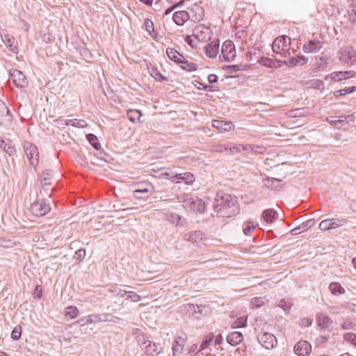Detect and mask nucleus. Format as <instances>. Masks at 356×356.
Returning a JSON list of instances; mask_svg holds the SVG:
<instances>
[{
    "label": "nucleus",
    "mask_w": 356,
    "mask_h": 356,
    "mask_svg": "<svg viewBox=\"0 0 356 356\" xmlns=\"http://www.w3.org/2000/svg\"><path fill=\"white\" fill-rule=\"evenodd\" d=\"M186 207L190 208L193 212L204 213L205 211V204L202 199L197 197H189L184 200Z\"/></svg>",
    "instance_id": "obj_11"
},
{
    "label": "nucleus",
    "mask_w": 356,
    "mask_h": 356,
    "mask_svg": "<svg viewBox=\"0 0 356 356\" xmlns=\"http://www.w3.org/2000/svg\"><path fill=\"white\" fill-rule=\"evenodd\" d=\"M346 223V220L344 218H329L322 220L319 224L318 228L322 231H327L337 229Z\"/></svg>",
    "instance_id": "obj_9"
},
{
    "label": "nucleus",
    "mask_w": 356,
    "mask_h": 356,
    "mask_svg": "<svg viewBox=\"0 0 356 356\" xmlns=\"http://www.w3.org/2000/svg\"><path fill=\"white\" fill-rule=\"evenodd\" d=\"M42 186V189L44 191V192L46 193L47 196H51L52 188H50V186L51 185V183H45V185L44 184H40Z\"/></svg>",
    "instance_id": "obj_57"
},
{
    "label": "nucleus",
    "mask_w": 356,
    "mask_h": 356,
    "mask_svg": "<svg viewBox=\"0 0 356 356\" xmlns=\"http://www.w3.org/2000/svg\"><path fill=\"white\" fill-rule=\"evenodd\" d=\"M10 81L17 88H25L28 85V81L24 74L17 69L9 70Z\"/></svg>",
    "instance_id": "obj_10"
},
{
    "label": "nucleus",
    "mask_w": 356,
    "mask_h": 356,
    "mask_svg": "<svg viewBox=\"0 0 356 356\" xmlns=\"http://www.w3.org/2000/svg\"><path fill=\"white\" fill-rule=\"evenodd\" d=\"M165 216L166 220L176 226L184 227L186 224V219L176 213L168 212Z\"/></svg>",
    "instance_id": "obj_18"
},
{
    "label": "nucleus",
    "mask_w": 356,
    "mask_h": 356,
    "mask_svg": "<svg viewBox=\"0 0 356 356\" xmlns=\"http://www.w3.org/2000/svg\"><path fill=\"white\" fill-rule=\"evenodd\" d=\"M291 38L286 35L279 36L275 38L272 44V49L277 54H282L285 51L284 57L287 58L291 55L289 52Z\"/></svg>",
    "instance_id": "obj_3"
},
{
    "label": "nucleus",
    "mask_w": 356,
    "mask_h": 356,
    "mask_svg": "<svg viewBox=\"0 0 356 356\" xmlns=\"http://www.w3.org/2000/svg\"><path fill=\"white\" fill-rule=\"evenodd\" d=\"M251 302H252V304L257 307H259L262 306L264 303V301L262 298H252Z\"/></svg>",
    "instance_id": "obj_60"
},
{
    "label": "nucleus",
    "mask_w": 356,
    "mask_h": 356,
    "mask_svg": "<svg viewBox=\"0 0 356 356\" xmlns=\"http://www.w3.org/2000/svg\"><path fill=\"white\" fill-rule=\"evenodd\" d=\"M338 54L339 60L346 64L351 63L355 58V51L350 46L342 47Z\"/></svg>",
    "instance_id": "obj_14"
},
{
    "label": "nucleus",
    "mask_w": 356,
    "mask_h": 356,
    "mask_svg": "<svg viewBox=\"0 0 356 356\" xmlns=\"http://www.w3.org/2000/svg\"><path fill=\"white\" fill-rule=\"evenodd\" d=\"M316 223V220L314 219H309L304 222H302L300 226L302 228V231L306 232L311 227H312Z\"/></svg>",
    "instance_id": "obj_55"
},
{
    "label": "nucleus",
    "mask_w": 356,
    "mask_h": 356,
    "mask_svg": "<svg viewBox=\"0 0 356 356\" xmlns=\"http://www.w3.org/2000/svg\"><path fill=\"white\" fill-rule=\"evenodd\" d=\"M0 148L9 156H13L16 152L15 147L10 139L4 140L0 138Z\"/></svg>",
    "instance_id": "obj_26"
},
{
    "label": "nucleus",
    "mask_w": 356,
    "mask_h": 356,
    "mask_svg": "<svg viewBox=\"0 0 356 356\" xmlns=\"http://www.w3.org/2000/svg\"><path fill=\"white\" fill-rule=\"evenodd\" d=\"M243 340V335L240 332H233L227 337V342L232 345L236 346Z\"/></svg>",
    "instance_id": "obj_28"
},
{
    "label": "nucleus",
    "mask_w": 356,
    "mask_h": 356,
    "mask_svg": "<svg viewBox=\"0 0 356 356\" xmlns=\"http://www.w3.org/2000/svg\"><path fill=\"white\" fill-rule=\"evenodd\" d=\"M71 125L78 128H85L88 126V123L85 120L71 119Z\"/></svg>",
    "instance_id": "obj_48"
},
{
    "label": "nucleus",
    "mask_w": 356,
    "mask_h": 356,
    "mask_svg": "<svg viewBox=\"0 0 356 356\" xmlns=\"http://www.w3.org/2000/svg\"><path fill=\"white\" fill-rule=\"evenodd\" d=\"M279 306L283 309L284 310L285 312H287L291 308V303L284 300H282L280 301L279 302Z\"/></svg>",
    "instance_id": "obj_58"
},
{
    "label": "nucleus",
    "mask_w": 356,
    "mask_h": 356,
    "mask_svg": "<svg viewBox=\"0 0 356 356\" xmlns=\"http://www.w3.org/2000/svg\"><path fill=\"white\" fill-rule=\"evenodd\" d=\"M22 333V327L20 325H17L14 327L13 330L11 332V338L17 341L20 339Z\"/></svg>",
    "instance_id": "obj_53"
},
{
    "label": "nucleus",
    "mask_w": 356,
    "mask_h": 356,
    "mask_svg": "<svg viewBox=\"0 0 356 356\" xmlns=\"http://www.w3.org/2000/svg\"><path fill=\"white\" fill-rule=\"evenodd\" d=\"M247 326V316L237 318L232 323V328L245 327Z\"/></svg>",
    "instance_id": "obj_44"
},
{
    "label": "nucleus",
    "mask_w": 356,
    "mask_h": 356,
    "mask_svg": "<svg viewBox=\"0 0 356 356\" xmlns=\"http://www.w3.org/2000/svg\"><path fill=\"white\" fill-rule=\"evenodd\" d=\"M142 115V112L138 109H128L127 111V116L133 123L143 122V121L140 120Z\"/></svg>",
    "instance_id": "obj_27"
},
{
    "label": "nucleus",
    "mask_w": 356,
    "mask_h": 356,
    "mask_svg": "<svg viewBox=\"0 0 356 356\" xmlns=\"http://www.w3.org/2000/svg\"><path fill=\"white\" fill-rule=\"evenodd\" d=\"M30 210L34 216L39 217L48 213L51 210V207L46 200L42 198L33 202L31 205Z\"/></svg>",
    "instance_id": "obj_5"
},
{
    "label": "nucleus",
    "mask_w": 356,
    "mask_h": 356,
    "mask_svg": "<svg viewBox=\"0 0 356 356\" xmlns=\"http://www.w3.org/2000/svg\"><path fill=\"white\" fill-rule=\"evenodd\" d=\"M308 58L307 57L302 55H298L297 56L290 57L288 60H284L283 64L289 67H293L296 65L306 64Z\"/></svg>",
    "instance_id": "obj_19"
},
{
    "label": "nucleus",
    "mask_w": 356,
    "mask_h": 356,
    "mask_svg": "<svg viewBox=\"0 0 356 356\" xmlns=\"http://www.w3.org/2000/svg\"><path fill=\"white\" fill-rule=\"evenodd\" d=\"M133 197L137 200H147L152 195V181H140L133 184Z\"/></svg>",
    "instance_id": "obj_2"
},
{
    "label": "nucleus",
    "mask_w": 356,
    "mask_h": 356,
    "mask_svg": "<svg viewBox=\"0 0 356 356\" xmlns=\"http://www.w3.org/2000/svg\"><path fill=\"white\" fill-rule=\"evenodd\" d=\"M348 17L349 20L351 22L355 23L356 22V5H351L348 10Z\"/></svg>",
    "instance_id": "obj_51"
},
{
    "label": "nucleus",
    "mask_w": 356,
    "mask_h": 356,
    "mask_svg": "<svg viewBox=\"0 0 356 356\" xmlns=\"http://www.w3.org/2000/svg\"><path fill=\"white\" fill-rule=\"evenodd\" d=\"M323 47V42L318 40H309L302 47L304 52L314 54L318 52Z\"/></svg>",
    "instance_id": "obj_17"
},
{
    "label": "nucleus",
    "mask_w": 356,
    "mask_h": 356,
    "mask_svg": "<svg viewBox=\"0 0 356 356\" xmlns=\"http://www.w3.org/2000/svg\"><path fill=\"white\" fill-rule=\"evenodd\" d=\"M259 343L266 349H272L277 344V338L270 332H264L257 337Z\"/></svg>",
    "instance_id": "obj_12"
},
{
    "label": "nucleus",
    "mask_w": 356,
    "mask_h": 356,
    "mask_svg": "<svg viewBox=\"0 0 356 356\" xmlns=\"http://www.w3.org/2000/svg\"><path fill=\"white\" fill-rule=\"evenodd\" d=\"M170 180L172 182H175V181L177 180L178 182L180 181H183L186 184H191L192 182H193L195 181V178H194L193 175L191 174V172H184V173H178L174 176H172L170 177Z\"/></svg>",
    "instance_id": "obj_22"
},
{
    "label": "nucleus",
    "mask_w": 356,
    "mask_h": 356,
    "mask_svg": "<svg viewBox=\"0 0 356 356\" xmlns=\"http://www.w3.org/2000/svg\"><path fill=\"white\" fill-rule=\"evenodd\" d=\"M185 346V339L181 337L176 338L172 346L173 356H175L177 353L181 352Z\"/></svg>",
    "instance_id": "obj_39"
},
{
    "label": "nucleus",
    "mask_w": 356,
    "mask_h": 356,
    "mask_svg": "<svg viewBox=\"0 0 356 356\" xmlns=\"http://www.w3.org/2000/svg\"><path fill=\"white\" fill-rule=\"evenodd\" d=\"M242 152L241 144H234L232 143H228V154L234 155L236 153Z\"/></svg>",
    "instance_id": "obj_45"
},
{
    "label": "nucleus",
    "mask_w": 356,
    "mask_h": 356,
    "mask_svg": "<svg viewBox=\"0 0 356 356\" xmlns=\"http://www.w3.org/2000/svg\"><path fill=\"white\" fill-rule=\"evenodd\" d=\"M213 339V336L209 334V336H207L205 337V339L202 341V342L200 345V348L199 350V351H202V355H204V354L207 355L208 353H209L208 351V349H209V346L211 344V343L212 342Z\"/></svg>",
    "instance_id": "obj_38"
},
{
    "label": "nucleus",
    "mask_w": 356,
    "mask_h": 356,
    "mask_svg": "<svg viewBox=\"0 0 356 356\" xmlns=\"http://www.w3.org/2000/svg\"><path fill=\"white\" fill-rule=\"evenodd\" d=\"M152 188H152V194H161L162 193L168 191V187L166 186L165 183L156 180L155 182H152Z\"/></svg>",
    "instance_id": "obj_33"
},
{
    "label": "nucleus",
    "mask_w": 356,
    "mask_h": 356,
    "mask_svg": "<svg viewBox=\"0 0 356 356\" xmlns=\"http://www.w3.org/2000/svg\"><path fill=\"white\" fill-rule=\"evenodd\" d=\"M90 146H92L95 152L94 153V157L100 161H106L108 158V154L102 148V145L98 138L93 134L90 133Z\"/></svg>",
    "instance_id": "obj_7"
},
{
    "label": "nucleus",
    "mask_w": 356,
    "mask_h": 356,
    "mask_svg": "<svg viewBox=\"0 0 356 356\" xmlns=\"http://www.w3.org/2000/svg\"><path fill=\"white\" fill-rule=\"evenodd\" d=\"M236 49L234 42L232 40H227L222 43L221 47V55L225 60L230 62L236 57Z\"/></svg>",
    "instance_id": "obj_8"
},
{
    "label": "nucleus",
    "mask_w": 356,
    "mask_h": 356,
    "mask_svg": "<svg viewBox=\"0 0 356 356\" xmlns=\"http://www.w3.org/2000/svg\"><path fill=\"white\" fill-rule=\"evenodd\" d=\"M86 250L84 249H79L75 252L74 257L76 259H81L82 258H84L86 257Z\"/></svg>",
    "instance_id": "obj_61"
},
{
    "label": "nucleus",
    "mask_w": 356,
    "mask_h": 356,
    "mask_svg": "<svg viewBox=\"0 0 356 356\" xmlns=\"http://www.w3.org/2000/svg\"><path fill=\"white\" fill-rule=\"evenodd\" d=\"M343 339L347 342L356 346V334L352 332H346L343 334Z\"/></svg>",
    "instance_id": "obj_49"
},
{
    "label": "nucleus",
    "mask_w": 356,
    "mask_h": 356,
    "mask_svg": "<svg viewBox=\"0 0 356 356\" xmlns=\"http://www.w3.org/2000/svg\"><path fill=\"white\" fill-rule=\"evenodd\" d=\"M316 321L318 325L323 329L329 327L332 323V320L325 314H318L316 316Z\"/></svg>",
    "instance_id": "obj_30"
},
{
    "label": "nucleus",
    "mask_w": 356,
    "mask_h": 356,
    "mask_svg": "<svg viewBox=\"0 0 356 356\" xmlns=\"http://www.w3.org/2000/svg\"><path fill=\"white\" fill-rule=\"evenodd\" d=\"M354 327L353 323L350 321H346L341 324V327L343 330H350Z\"/></svg>",
    "instance_id": "obj_62"
},
{
    "label": "nucleus",
    "mask_w": 356,
    "mask_h": 356,
    "mask_svg": "<svg viewBox=\"0 0 356 356\" xmlns=\"http://www.w3.org/2000/svg\"><path fill=\"white\" fill-rule=\"evenodd\" d=\"M329 290L334 296H340L344 294L346 291L341 284L337 282H332L329 285Z\"/></svg>",
    "instance_id": "obj_32"
},
{
    "label": "nucleus",
    "mask_w": 356,
    "mask_h": 356,
    "mask_svg": "<svg viewBox=\"0 0 356 356\" xmlns=\"http://www.w3.org/2000/svg\"><path fill=\"white\" fill-rule=\"evenodd\" d=\"M195 313L194 314L193 318L196 320H201L202 317L207 316L211 314V308L207 305H196Z\"/></svg>",
    "instance_id": "obj_24"
},
{
    "label": "nucleus",
    "mask_w": 356,
    "mask_h": 356,
    "mask_svg": "<svg viewBox=\"0 0 356 356\" xmlns=\"http://www.w3.org/2000/svg\"><path fill=\"white\" fill-rule=\"evenodd\" d=\"M257 62L260 63V65L268 68L274 69L276 67L275 65L274 60L268 57L262 56L257 60Z\"/></svg>",
    "instance_id": "obj_40"
},
{
    "label": "nucleus",
    "mask_w": 356,
    "mask_h": 356,
    "mask_svg": "<svg viewBox=\"0 0 356 356\" xmlns=\"http://www.w3.org/2000/svg\"><path fill=\"white\" fill-rule=\"evenodd\" d=\"M213 209L220 217L229 218L239 213L237 197L223 192L217 193Z\"/></svg>",
    "instance_id": "obj_1"
},
{
    "label": "nucleus",
    "mask_w": 356,
    "mask_h": 356,
    "mask_svg": "<svg viewBox=\"0 0 356 356\" xmlns=\"http://www.w3.org/2000/svg\"><path fill=\"white\" fill-rule=\"evenodd\" d=\"M188 12L186 10H180L175 12L173 14L172 19L175 23L178 26H182L184 24L189 20Z\"/></svg>",
    "instance_id": "obj_23"
},
{
    "label": "nucleus",
    "mask_w": 356,
    "mask_h": 356,
    "mask_svg": "<svg viewBox=\"0 0 356 356\" xmlns=\"http://www.w3.org/2000/svg\"><path fill=\"white\" fill-rule=\"evenodd\" d=\"M316 341L318 344H322L326 343L328 341V338L325 335H320L316 338Z\"/></svg>",
    "instance_id": "obj_64"
},
{
    "label": "nucleus",
    "mask_w": 356,
    "mask_h": 356,
    "mask_svg": "<svg viewBox=\"0 0 356 356\" xmlns=\"http://www.w3.org/2000/svg\"><path fill=\"white\" fill-rule=\"evenodd\" d=\"M329 76L332 80L334 81H341L346 79L343 72H334L331 73ZM327 77L328 76L325 78V79H327Z\"/></svg>",
    "instance_id": "obj_47"
},
{
    "label": "nucleus",
    "mask_w": 356,
    "mask_h": 356,
    "mask_svg": "<svg viewBox=\"0 0 356 356\" xmlns=\"http://www.w3.org/2000/svg\"><path fill=\"white\" fill-rule=\"evenodd\" d=\"M166 54L168 58L178 64V61H180V58H182L183 55L173 48H168L166 49Z\"/></svg>",
    "instance_id": "obj_37"
},
{
    "label": "nucleus",
    "mask_w": 356,
    "mask_h": 356,
    "mask_svg": "<svg viewBox=\"0 0 356 356\" xmlns=\"http://www.w3.org/2000/svg\"><path fill=\"white\" fill-rule=\"evenodd\" d=\"M180 59V61H178V65L182 70H186L187 72H193L197 70V64L193 62H189L188 60H186L184 56Z\"/></svg>",
    "instance_id": "obj_29"
},
{
    "label": "nucleus",
    "mask_w": 356,
    "mask_h": 356,
    "mask_svg": "<svg viewBox=\"0 0 356 356\" xmlns=\"http://www.w3.org/2000/svg\"><path fill=\"white\" fill-rule=\"evenodd\" d=\"M4 113H6L7 115L12 117L10 111L7 107L5 102L3 101H0V115H3Z\"/></svg>",
    "instance_id": "obj_56"
},
{
    "label": "nucleus",
    "mask_w": 356,
    "mask_h": 356,
    "mask_svg": "<svg viewBox=\"0 0 356 356\" xmlns=\"http://www.w3.org/2000/svg\"><path fill=\"white\" fill-rule=\"evenodd\" d=\"M212 126L220 131H229L234 128V124L231 121L214 120Z\"/></svg>",
    "instance_id": "obj_20"
},
{
    "label": "nucleus",
    "mask_w": 356,
    "mask_h": 356,
    "mask_svg": "<svg viewBox=\"0 0 356 356\" xmlns=\"http://www.w3.org/2000/svg\"><path fill=\"white\" fill-rule=\"evenodd\" d=\"M24 153L29 161L31 165L35 167L38 164L39 152L37 147L30 142L25 141L23 143Z\"/></svg>",
    "instance_id": "obj_6"
},
{
    "label": "nucleus",
    "mask_w": 356,
    "mask_h": 356,
    "mask_svg": "<svg viewBox=\"0 0 356 356\" xmlns=\"http://www.w3.org/2000/svg\"><path fill=\"white\" fill-rule=\"evenodd\" d=\"M54 175V172L51 169H45L42 171L40 177V184H44L45 185V183H51V181Z\"/></svg>",
    "instance_id": "obj_36"
},
{
    "label": "nucleus",
    "mask_w": 356,
    "mask_h": 356,
    "mask_svg": "<svg viewBox=\"0 0 356 356\" xmlns=\"http://www.w3.org/2000/svg\"><path fill=\"white\" fill-rule=\"evenodd\" d=\"M79 311L76 307L70 306L66 308L65 315L70 318H74L77 316Z\"/></svg>",
    "instance_id": "obj_54"
},
{
    "label": "nucleus",
    "mask_w": 356,
    "mask_h": 356,
    "mask_svg": "<svg viewBox=\"0 0 356 356\" xmlns=\"http://www.w3.org/2000/svg\"><path fill=\"white\" fill-rule=\"evenodd\" d=\"M256 228V226L253 225V223L250 221H248L245 222V227H243V233L246 236H250Z\"/></svg>",
    "instance_id": "obj_46"
},
{
    "label": "nucleus",
    "mask_w": 356,
    "mask_h": 356,
    "mask_svg": "<svg viewBox=\"0 0 356 356\" xmlns=\"http://www.w3.org/2000/svg\"><path fill=\"white\" fill-rule=\"evenodd\" d=\"M293 350L298 356H309L312 353V345L307 341H300L294 346Z\"/></svg>",
    "instance_id": "obj_16"
},
{
    "label": "nucleus",
    "mask_w": 356,
    "mask_h": 356,
    "mask_svg": "<svg viewBox=\"0 0 356 356\" xmlns=\"http://www.w3.org/2000/svg\"><path fill=\"white\" fill-rule=\"evenodd\" d=\"M220 40H216L206 47V54L209 58H215L219 51Z\"/></svg>",
    "instance_id": "obj_25"
},
{
    "label": "nucleus",
    "mask_w": 356,
    "mask_h": 356,
    "mask_svg": "<svg viewBox=\"0 0 356 356\" xmlns=\"http://www.w3.org/2000/svg\"><path fill=\"white\" fill-rule=\"evenodd\" d=\"M196 307L197 305L194 304H184L179 307V311L184 315L193 317Z\"/></svg>",
    "instance_id": "obj_35"
},
{
    "label": "nucleus",
    "mask_w": 356,
    "mask_h": 356,
    "mask_svg": "<svg viewBox=\"0 0 356 356\" xmlns=\"http://www.w3.org/2000/svg\"><path fill=\"white\" fill-rule=\"evenodd\" d=\"M262 217L267 223H272L277 218V213L273 209H266L262 213Z\"/></svg>",
    "instance_id": "obj_34"
},
{
    "label": "nucleus",
    "mask_w": 356,
    "mask_h": 356,
    "mask_svg": "<svg viewBox=\"0 0 356 356\" xmlns=\"http://www.w3.org/2000/svg\"><path fill=\"white\" fill-rule=\"evenodd\" d=\"M35 298H40L42 297V288L40 285H37L33 291Z\"/></svg>",
    "instance_id": "obj_63"
},
{
    "label": "nucleus",
    "mask_w": 356,
    "mask_h": 356,
    "mask_svg": "<svg viewBox=\"0 0 356 356\" xmlns=\"http://www.w3.org/2000/svg\"><path fill=\"white\" fill-rule=\"evenodd\" d=\"M150 74L155 80L160 82L167 81L168 80V78L163 76L156 67L152 68Z\"/></svg>",
    "instance_id": "obj_43"
},
{
    "label": "nucleus",
    "mask_w": 356,
    "mask_h": 356,
    "mask_svg": "<svg viewBox=\"0 0 356 356\" xmlns=\"http://www.w3.org/2000/svg\"><path fill=\"white\" fill-rule=\"evenodd\" d=\"M189 20L194 22H198L202 20L204 16V10L202 7L197 4H194L187 10Z\"/></svg>",
    "instance_id": "obj_15"
},
{
    "label": "nucleus",
    "mask_w": 356,
    "mask_h": 356,
    "mask_svg": "<svg viewBox=\"0 0 356 356\" xmlns=\"http://www.w3.org/2000/svg\"><path fill=\"white\" fill-rule=\"evenodd\" d=\"M115 292H117V294L121 297H124L127 296V299L129 300L132 302H138L140 300V296L133 291H126L121 289H118V291H114Z\"/></svg>",
    "instance_id": "obj_31"
},
{
    "label": "nucleus",
    "mask_w": 356,
    "mask_h": 356,
    "mask_svg": "<svg viewBox=\"0 0 356 356\" xmlns=\"http://www.w3.org/2000/svg\"><path fill=\"white\" fill-rule=\"evenodd\" d=\"M204 238L205 234L200 230L191 232L184 235L185 240L197 244L202 241Z\"/></svg>",
    "instance_id": "obj_21"
},
{
    "label": "nucleus",
    "mask_w": 356,
    "mask_h": 356,
    "mask_svg": "<svg viewBox=\"0 0 356 356\" xmlns=\"http://www.w3.org/2000/svg\"><path fill=\"white\" fill-rule=\"evenodd\" d=\"M354 92H356V86H352V87L345 88L343 89H341V90H337L334 92V96L337 97L346 95L347 94H350Z\"/></svg>",
    "instance_id": "obj_42"
},
{
    "label": "nucleus",
    "mask_w": 356,
    "mask_h": 356,
    "mask_svg": "<svg viewBox=\"0 0 356 356\" xmlns=\"http://www.w3.org/2000/svg\"><path fill=\"white\" fill-rule=\"evenodd\" d=\"M145 29L151 37L156 38V34L155 33L154 23L151 19L147 18L145 19Z\"/></svg>",
    "instance_id": "obj_41"
},
{
    "label": "nucleus",
    "mask_w": 356,
    "mask_h": 356,
    "mask_svg": "<svg viewBox=\"0 0 356 356\" xmlns=\"http://www.w3.org/2000/svg\"><path fill=\"white\" fill-rule=\"evenodd\" d=\"M281 181L280 179L276 178H268L265 181V186L268 188H275L277 187L278 184Z\"/></svg>",
    "instance_id": "obj_50"
},
{
    "label": "nucleus",
    "mask_w": 356,
    "mask_h": 356,
    "mask_svg": "<svg viewBox=\"0 0 356 356\" xmlns=\"http://www.w3.org/2000/svg\"><path fill=\"white\" fill-rule=\"evenodd\" d=\"M142 338L143 341L141 342L140 346L147 355L155 356L163 352V348L161 343L146 339V336L143 335Z\"/></svg>",
    "instance_id": "obj_4"
},
{
    "label": "nucleus",
    "mask_w": 356,
    "mask_h": 356,
    "mask_svg": "<svg viewBox=\"0 0 356 356\" xmlns=\"http://www.w3.org/2000/svg\"><path fill=\"white\" fill-rule=\"evenodd\" d=\"M213 151L218 153L225 152L227 154H228V143L215 145L213 147Z\"/></svg>",
    "instance_id": "obj_52"
},
{
    "label": "nucleus",
    "mask_w": 356,
    "mask_h": 356,
    "mask_svg": "<svg viewBox=\"0 0 356 356\" xmlns=\"http://www.w3.org/2000/svg\"><path fill=\"white\" fill-rule=\"evenodd\" d=\"M14 43H15L14 38H13V39H10V38L8 39L7 42L6 43L7 47H8L10 50L12 51L13 52H15L17 51V46L15 45Z\"/></svg>",
    "instance_id": "obj_59"
},
{
    "label": "nucleus",
    "mask_w": 356,
    "mask_h": 356,
    "mask_svg": "<svg viewBox=\"0 0 356 356\" xmlns=\"http://www.w3.org/2000/svg\"><path fill=\"white\" fill-rule=\"evenodd\" d=\"M211 31L209 27L198 26L193 30V36L198 42H207L211 39Z\"/></svg>",
    "instance_id": "obj_13"
}]
</instances>
